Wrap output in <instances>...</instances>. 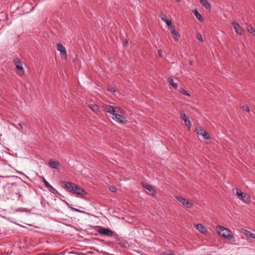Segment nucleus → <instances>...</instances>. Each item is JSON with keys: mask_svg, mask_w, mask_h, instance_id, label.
Returning <instances> with one entry per match:
<instances>
[{"mask_svg": "<svg viewBox=\"0 0 255 255\" xmlns=\"http://www.w3.org/2000/svg\"><path fill=\"white\" fill-rule=\"evenodd\" d=\"M142 187L148 190L151 192L150 195L154 196L156 193V191L153 189L152 187L147 183H142Z\"/></svg>", "mask_w": 255, "mask_h": 255, "instance_id": "f8f14e48", "label": "nucleus"}, {"mask_svg": "<svg viewBox=\"0 0 255 255\" xmlns=\"http://www.w3.org/2000/svg\"><path fill=\"white\" fill-rule=\"evenodd\" d=\"M181 118L184 121L186 126L189 128L191 126V122L189 118L185 115L184 112L181 111L180 113Z\"/></svg>", "mask_w": 255, "mask_h": 255, "instance_id": "9b49d317", "label": "nucleus"}, {"mask_svg": "<svg viewBox=\"0 0 255 255\" xmlns=\"http://www.w3.org/2000/svg\"><path fill=\"white\" fill-rule=\"evenodd\" d=\"M228 242L230 244L241 246H244L245 244H243L241 243L239 241V239H237L232 234L227 239Z\"/></svg>", "mask_w": 255, "mask_h": 255, "instance_id": "39448f33", "label": "nucleus"}, {"mask_svg": "<svg viewBox=\"0 0 255 255\" xmlns=\"http://www.w3.org/2000/svg\"><path fill=\"white\" fill-rule=\"evenodd\" d=\"M244 194V193L241 191V190L239 189H237L236 190V195H237L239 198L241 196H243V194Z\"/></svg>", "mask_w": 255, "mask_h": 255, "instance_id": "cd10ccee", "label": "nucleus"}, {"mask_svg": "<svg viewBox=\"0 0 255 255\" xmlns=\"http://www.w3.org/2000/svg\"><path fill=\"white\" fill-rule=\"evenodd\" d=\"M89 108L95 113H97L99 111V107L96 104H90Z\"/></svg>", "mask_w": 255, "mask_h": 255, "instance_id": "b1692460", "label": "nucleus"}, {"mask_svg": "<svg viewBox=\"0 0 255 255\" xmlns=\"http://www.w3.org/2000/svg\"><path fill=\"white\" fill-rule=\"evenodd\" d=\"M174 255L172 253H170V254H166V255Z\"/></svg>", "mask_w": 255, "mask_h": 255, "instance_id": "4c0bfd02", "label": "nucleus"}, {"mask_svg": "<svg viewBox=\"0 0 255 255\" xmlns=\"http://www.w3.org/2000/svg\"><path fill=\"white\" fill-rule=\"evenodd\" d=\"M49 188V191L55 194H59L58 192L56 190V189L53 187L51 185H50L49 187H48Z\"/></svg>", "mask_w": 255, "mask_h": 255, "instance_id": "bb28decb", "label": "nucleus"}, {"mask_svg": "<svg viewBox=\"0 0 255 255\" xmlns=\"http://www.w3.org/2000/svg\"><path fill=\"white\" fill-rule=\"evenodd\" d=\"M42 181H43V182L44 183L45 186L46 187H49L50 186V184L49 183V182L45 179V178L43 177L42 178Z\"/></svg>", "mask_w": 255, "mask_h": 255, "instance_id": "7c9ffc66", "label": "nucleus"}, {"mask_svg": "<svg viewBox=\"0 0 255 255\" xmlns=\"http://www.w3.org/2000/svg\"><path fill=\"white\" fill-rule=\"evenodd\" d=\"M195 225V228L197 229L199 232L203 234H205L207 232V228L203 225V224H194Z\"/></svg>", "mask_w": 255, "mask_h": 255, "instance_id": "4468645a", "label": "nucleus"}, {"mask_svg": "<svg viewBox=\"0 0 255 255\" xmlns=\"http://www.w3.org/2000/svg\"><path fill=\"white\" fill-rule=\"evenodd\" d=\"M112 192H116V189L115 187L112 186L110 189Z\"/></svg>", "mask_w": 255, "mask_h": 255, "instance_id": "473e14b6", "label": "nucleus"}, {"mask_svg": "<svg viewBox=\"0 0 255 255\" xmlns=\"http://www.w3.org/2000/svg\"><path fill=\"white\" fill-rule=\"evenodd\" d=\"M49 164L54 169H58L60 165L58 161H55L52 160L49 161Z\"/></svg>", "mask_w": 255, "mask_h": 255, "instance_id": "a211bd4d", "label": "nucleus"}, {"mask_svg": "<svg viewBox=\"0 0 255 255\" xmlns=\"http://www.w3.org/2000/svg\"><path fill=\"white\" fill-rule=\"evenodd\" d=\"M240 199L244 201L245 202L248 203L250 202V198L248 196L246 193L243 194V196H241L240 197Z\"/></svg>", "mask_w": 255, "mask_h": 255, "instance_id": "412c9836", "label": "nucleus"}, {"mask_svg": "<svg viewBox=\"0 0 255 255\" xmlns=\"http://www.w3.org/2000/svg\"><path fill=\"white\" fill-rule=\"evenodd\" d=\"M178 92L183 95L190 96V95L188 93V92L183 88H180Z\"/></svg>", "mask_w": 255, "mask_h": 255, "instance_id": "393cba45", "label": "nucleus"}, {"mask_svg": "<svg viewBox=\"0 0 255 255\" xmlns=\"http://www.w3.org/2000/svg\"><path fill=\"white\" fill-rule=\"evenodd\" d=\"M168 81L169 83L170 84V85L171 86H172L175 90L177 89V87H178L177 84L174 82V80L172 78H171V77L168 78Z\"/></svg>", "mask_w": 255, "mask_h": 255, "instance_id": "4be33fe9", "label": "nucleus"}, {"mask_svg": "<svg viewBox=\"0 0 255 255\" xmlns=\"http://www.w3.org/2000/svg\"><path fill=\"white\" fill-rule=\"evenodd\" d=\"M192 11L194 13L197 19H198L200 21H203V18L202 15L198 12L197 9H193Z\"/></svg>", "mask_w": 255, "mask_h": 255, "instance_id": "aec40b11", "label": "nucleus"}, {"mask_svg": "<svg viewBox=\"0 0 255 255\" xmlns=\"http://www.w3.org/2000/svg\"><path fill=\"white\" fill-rule=\"evenodd\" d=\"M217 228L219 235L226 239L231 235V231L224 227L218 226Z\"/></svg>", "mask_w": 255, "mask_h": 255, "instance_id": "f257e3e1", "label": "nucleus"}, {"mask_svg": "<svg viewBox=\"0 0 255 255\" xmlns=\"http://www.w3.org/2000/svg\"><path fill=\"white\" fill-rule=\"evenodd\" d=\"M128 40H125V43H126V44H127V43H128Z\"/></svg>", "mask_w": 255, "mask_h": 255, "instance_id": "58836bf2", "label": "nucleus"}, {"mask_svg": "<svg viewBox=\"0 0 255 255\" xmlns=\"http://www.w3.org/2000/svg\"><path fill=\"white\" fill-rule=\"evenodd\" d=\"M61 185L63 188L68 191L73 193L75 184L70 182L63 181L61 182Z\"/></svg>", "mask_w": 255, "mask_h": 255, "instance_id": "20e7f679", "label": "nucleus"}, {"mask_svg": "<svg viewBox=\"0 0 255 255\" xmlns=\"http://www.w3.org/2000/svg\"><path fill=\"white\" fill-rule=\"evenodd\" d=\"M71 209L73 211H75L78 212H81V211H80V210H78V209L74 208H71Z\"/></svg>", "mask_w": 255, "mask_h": 255, "instance_id": "72a5a7b5", "label": "nucleus"}, {"mask_svg": "<svg viewBox=\"0 0 255 255\" xmlns=\"http://www.w3.org/2000/svg\"><path fill=\"white\" fill-rule=\"evenodd\" d=\"M170 28H171V33L173 35L174 38L175 39V40L176 41H178L180 37L179 34L177 32H176L175 28L173 27L172 26V27H170Z\"/></svg>", "mask_w": 255, "mask_h": 255, "instance_id": "f3484780", "label": "nucleus"}, {"mask_svg": "<svg viewBox=\"0 0 255 255\" xmlns=\"http://www.w3.org/2000/svg\"><path fill=\"white\" fill-rule=\"evenodd\" d=\"M108 90L111 92H114L116 91V89L114 87H111L108 88Z\"/></svg>", "mask_w": 255, "mask_h": 255, "instance_id": "2f4dec72", "label": "nucleus"}, {"mask_svg": "<svg viewBox=\"0 0 255 255\" xmlns=\"http://www.w3.org/2000/svg\"><path fill=\"white\" fill-rule=\"evenodd\" d=\"M105 111L106 112L109 113L113 115L116 112V110L115 109L114 107L111 105H106L105 108Z\"/></svg>", "mask_w": 255, "mask_h": 255, "instance_id": "2eb2a0df", "label": "nucleus"}, {"mask_svg": "<svg viewBox=\"0 0 255 255\" xmlns=\"http://www.w3.org/2000/svg\"><path fill=\"white\" fill-rule=\"evenodd\" d=\"M97 232L101 235L107 237H112L114 235V232L111 229L102 227H99Z\"/></svg>", "mask_w": 255, "mask_h": 255, "instance_id": "f03ea898", "label": "nucleus"}, {"mask_svg": "<svg viewBox=\"0 0 255 255\" xmlns=\"http://www.w3.org/2000/svg\"><path fill=\"white\" fill-rule=\"evenodd\" d=\"M242 108L244 110L247 111V112H250V108L247 105L242 106Z\"/></svg>", "mask_w": 255, "mask_h": 255, "instance_id": "c756f323", "label": "nucleus"}, {"mask_svg": "<svg viewBox=\"0 0 255 255\" xmlns=\"http://www.w3.org/2000/svg\"><path fill=\"white\" fill-rule=\"evenodd\" d=\"M176 199L181 202L183 205H186L187 208H190L192 206V204H190L188 200L186 199L179 196H176Z\"/></svg>", "mask_w": 255, "mask_h": 255, "instance_id": "9d476101", "label": "nucleus"}, {"mask_svg": "<svg viewBox=\"0 0 255 255\" xmlns=\"http://www.w3.org/2000/svg\"><path fill=\"white\" fill-rule=\"evenodd\" d=\"M200 2L207 9H209L211 7L210 3L207 0H200Z\"/></svg>", "mask_w": 255, "mask_h": 255, "instance_id": "6ab92c4d", "label": "nucleus"}, {"mask_svg": "<svg viewBox=\"0 0 255 255\" xmlns=\"http://www.w3.org/2000/svg\"><path fill=\"white\" fill-rule=\"evenodd\" d=\"M195 131L198 135H202L204 139H210V135L208 132L204 129L201 126H198L196 127Z\"/></svg>", "mask_w": 255, "mask_h": 255, "instance_id": "7ed1b4c3", "label": "nucleus"}, {"mask_svg": "<svg viewBox=\"0 0 255 255\" xmlns=\"http://www.w3.org/2000/svg\"><path fill=\"white\" fill-rule=\"evenodd\" d=\"M13 63H14L16 69L19 70V72H21V74H24V69L22 66V64L19 59L18 58H14L13 59Z\"/></svg>", "mask_w": 255, "mask_h": 255, "instance_id": "0eeeda50", "label": "nucleus"}, {"mask_svg": "<svg viewBox=\"0 0 255 255\" xmlns=\"http://www.w3.org/2000/svg\"><path fill=\"white\" fill-rule=\"evenodd\" d=\"M112 118L120 124H126L127 123V120L118 114L115 113Z\"/></svg>", "mask_w": 255, "mask_h": 255, "instance_id": "6e6552de", "label": "nucleus"}, {"mask_svg": "<svg viewBox=\"0 0 255 255\" xmlns=\"http://www.w3.org/2000/svg\"><path fill=\"white\" fill-rule=\"evenodd\" d=\"M244 234L247 236H250L253 238L254 239V236H255V234L252 233L250 231H248V230H245V232H244Z\"/></svg>", "mask_w": 255, "mask_h": 255, "instance_id": "a878e982", "label": "nucleus"}, {"mask_svg": "<svg viewBox=\"0 0 255 255\" xmlns=\"http://www.w3.org/2000/svg\"><path fill=\"white\" fill-rule=\"evenodd\" d=\"M28 225H29V226H32V224H28Z\"/></svg>", "mask_w": 255, "mask_h": 255, "instance_id": "ea45409f", "label": "nucleus"}, {"mask_svg": "<svg viewBox=\"0 0 255 255\" xmlns=\"http://www.w3.org/2000/svg\"><path fill=\"white\" fill-rule=\"evenodd\" d=\"M158 52L159 56L161 57H162V54H161L162 52H161V50H158Z\"/></svg>", "mask_w": 255, "mask_h": 255, "instance_id": "f704fd0d", "label": "nucleus"}, {"mask_svg": "<svg viewBox=\"0 0 255 255\" xmlns=\"http://www.w3.org/2000/svg\"><path fill=\"white\" fill-rule=\"evenodd\" d=\"M19 75H20V73H19ZM21 75H22L21 73Z\"/></svg>", "mask_w": 255, "mask_h": 255, "instance_id": "a19ab883", "label": "nucleus"}, {"mask_svg": "<svg viewBox=\"0 0 255 255\" xmlns=\"http://www.w3.org/2000/svg\"><path fill=\"white\" fill-rule=\"evenodd\" d=\"M232 25L234 30H235L236 32L237 33V34H241V31H240V30L241 29V27L240 25L238 23H237L236 22H233L232 23Z\"/></svg>", "mask_w": 255, "mask_h": 255, "instance_id": "dca6fc26", "label": "nucleus"}, {"mask_svg": "<svg viewBox=\"0 0 255 255\" xmlns=\"http://www.w3.org/2000/svg\"><path fill=\"white\" fill-rule=\"evenodd\" d=\"M113 236H114L115 239H118V238L119 237L118 235L116 234H114Z\"/></svg>", "mask_w": 255, "mask_h": 255, "instance_id": "c9c22d12", "label": "nucleus"}, {"mask_svg": "<svg viewBox=\"0 0 255 255\" xmlns=\"http://www.w3.org/2000/svg\"><path fill=\"white\" fill-rule=\"evenodd\" d=\"M18 126L20 127V130H22V128H22V126L21 124L19 123V124H18Z\"/></svg>", "mask_w": 255, "mask_h": 255, "instance_id": "e433bc0d", "label": "nucleus"}, {"mask_svg": "<svg viewBox=\"0 0 255 255\" xmlns=\"http://www.w3.org/2000/svg\"><path fill=\"white\" fill-rule=\"evenodd\" d=\"M196 38L198 40L201 42H203L204 41L202 35L200 33H198L196 34Z\"/></svg>", "mask_w": 255, "mask_h": 255, "instance_id": "c85d7f7f", "label": "nucleus"}, {"mask_svg": "<svg viewBox=\"0 0 255 255\" xmlns=\"http://www.w3.org/2000/svg\"><path fill=\"white\" fill-rule=\"evenodd\" d=\"M57 49L60 52L61 58L66 59L67 52L65 47L61 43H58L57 45Z\"/></svg>", "mask_w": 255, "mask_h": 255, "instance_id": "423d86ee", "label": "nucleus"}, {"mask_svg": "<svg viewBox=\"0 0 255 255\" xmlns=\"http://www.w3.org/2000/svg\"><path fill=\"white\" fill-rule=\"evenodd\" d=\"M160 17L163 21H164L169 27H172V22L167 18V16L164 13H161Z\"/></svg>", "mask_w": 255, "mask_h": 255, "instance_id": "ddd939ff", "label": "nucleus"}, {"mask_svg": "<svg viewBox=\"0 0 255 255\" xmlns=\"http://www.w3.org/2000/svg\"><path fill=\"white\" fill-rule=\"evenodd\" d=\"M72 193L81 196H83L86 194V191L83 188L78 185H76V184L75 186H74V191H73Z\"/></svg>", "mask_w": 255, "mask_h": 255, "instance_id": "1a4fd4ad", "label": "nucleus"}, {"mask_svg": "<svg viewBox=\"0 0 255 255\" xmlns=\"http://www.w3.org/2000/svg\"><path fill=\"white\" fill-rule=\"evenodd\" d=\"M247 30L249 32L251 33L253 35H255V29L253 28V27L251 24L247 25Z\"/></svg>", "mask_w": 255, "mask_h": 255, "instance_id": "5701e85b", "label": "nucleus"}]
</instances>
